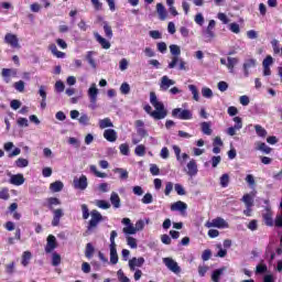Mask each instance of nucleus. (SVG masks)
I'll list each match as a JSON object with an SVG mask.
<instances>
[{
    "instance_id": "nucleus-28",
    "label": "nucleus",
    "mask_w": 282,
    "mask_h": 282,
    "mask_svg": "<svg viewBox=\"0 0 282 282\" xmlns=\"http://www.w3.org/2000/svg\"><path fill=\"white\" fill-rule=\"evenodd\" d=\"M257 151H262V153H265L267 155H269V153H272V148L268 147V144L263 143V142H257Z\"/></svg>"
},
{
    "instance_id": "nucleus-57",
    "label": "nucleus",
    "mask_w": 282,
    "mask_h": 282,
    "mask_svg": "<svg viewBox=\"0 0 282 282\" xmlns=\"http://www.w3.org/2000/svg\"><path fill=\"white\" fill-rule=\"evenodd\" d=\"M127 245L130 246L132 249H135V248H138V240L131 236H128Z\"/></svg>"
},
{
    "instance_id": "nucleus-38",
    "label": "nucleus",
    "mask_w": 282,
    "mask_h": 282,
    "mask_svg": "<svg viewBox=\"0 0 282 282\" xmlns=\"http://www.w3.org/2000/svg\"><path fill=\"white\" fill-rule=\"evenodd\" d=\"M189 91L192 93L193 99L196 102H199V90H197V86L195 85H189L188 86Z\"/></svg>"
},
{
    "instance_id": "nucleus-23",
    "label": "nucleus",
    "mask_w": 282,
    "mask_h": 282,
    "mask_svg": "<svg viewBox=\"0 0 282 282\" xmlns=\"http://www.w3.org/2000/svg\"><path fill=\"white\" fill-rule=\"evenodd\" d=\"M188 208V205L182 200H177L176 203L171 205V210H178L180 213H184Z\"/></svg>"
},
{
    "instance_id": "nucleus-36",
    "label": "nucleus",
    "mask_w": 282,
    "mask_h": 282,
    "mask_svg": "<svg viewBox=\"0 0 282 282\" xmlns=\"http://www.w3.org/2000/svg\"><path fill=\"white\" fill-rule=\"evenodd\" d=\"M96 251V249L94 248V245H91V242H88L86 245V251H85V257L87 259H91V257H94V252Z\"/></svg>"
},
{
    "instance_id": "nucleus-27",
    "label": "nucleus",
    "mask_w": 282,
    "mask_h": 282,
    "mask_svg": "<svg viewBox=\"0 0 282 282\" xmlns=\"http://www.w3.org/2000/svg\"><path fill=\"white\" fill-rule=\"evenodd\" d=\"M64 186L65 185L63 184V182L56 181L54 183H51L50 189L52 191V193H61V191H63Z\"/></svg>"
},
{
    "instance_id": "nucleus-37",
    "label": "nucleus",
    "mask_w": 282,
    "mask_h": 282,
    "mask_svg": "<svg viewBox=\"0 0 282 282\" xmlns=\"http://www.w3.org/2000/svg\"><path fill=\"white\" fill-rule=\"evenodd\" d=\"M104 32L107 39H113V30L111 29V25H109L108 22H104Z\"/></svg>"
},
{
    "instance_id": "nucleus-43",
    "label": "nucleus",
    "mask_w": 282,
    "mask_h": 282,
    "mask_svg": "<svg viewBox=\"0 0 282 282\" xmlns=\"http://www.w3.org/2000/svg\"><path fill=\"white\" fill-rule=\"evenodd\" d=\"M13 87L15 91H19L20 94H23L25 91V82L19 80L13 84Z\"/></svg>"
},
{
    "instance_id": "nucleus-18",
    "label": "nucleus",
    "mask_w": 282,
    "mask_h": 282,
    "mask_svg": "<svg viewBox=\"0 0 282 282\" xmlns=\"http://www.w3.org/2000/svg\"><path fill=\"white\" fill-rule=\"evenodd\" d=\"M94 36H95L97 43H99V45H101L102 50H109L111 47V43L109 41H107V39L102 37L98 32H95Z\"/></svg>"
},
{
    "instance_id": "nucleus-30",
    "label": "nucleus",
    "mask_w": 282,
    "mask_h": 282,
    "mask_svg": "<svg viewBox=\"0 0 282 282\" xmlns=\"http://www.w3.org/2000/svg\"><path fill=\"white\" fill-rule=\"evenodd\" d=\"M200 129L204 135H213V129H210V122L204 121L200 123Z\"/></svg>"
},
{
    "instance_id": "nucleus-61",
    "label": "nucleus",
    "mask_w": 282,
    "mask_h": 282,
    "mask_svg": "<svg viewBox=\"0 0 282 282\" xmlns=\"http://www.w3.org/2000/svg\"><path fill=\"white\" fill-rule=\"evenodd\" d=\"M119 151H120L121 155H129V144L122 143L119 147Z\"/></svg>"
},
{
    "instance_id": "nucleus-44",
    "label": "nucleus",
    "mask_w": 282,
    "mask_h": 282,
    "mask_svg": "<svg viewBox=\"0 0 282 282\" xmlns=\"http://www.w3.org/2000/svg\"><path fill=\"white\" fill-rule=\"evenodd\" d=\"M134 153L139 158H144V155L147 153V148L144 145H142V144L137 145V148L134 149Z\"/></svg>"
},
{
    "instance_id": "nucleus-52",
    "label": "nucleus",
    "mask_w": 282,
    "mask_h": 282,
    "mask_svg": "<svg viewBox=\"0 0 282 282\" xmlns=\"http://www.w3.org/2000/svg\"><path fill=\"white\" fill-rule=\"evenodd\" d=\"M117 276L120 282H131V280L127 275H124V271H122V269L117 271Z\"/></svg>"
},
{
    "instance_id": "nucleus-11",
    "label": "nucleus",
    "mask_w": 282,
    "mask_h": 282,
    "mask_svg": "<svg viewBox=\"0 0 282 282\" xmlns=\"http://www.w3.org/2000/svg\"><path fill=\"white\" fill-rule=\"evenodd\" d=\"M253 67H257V59L249 58V59L245 61V63L242 65V69H243V74H245L246 78H248V76H250V69H252Z\"/></svg>"
},
{
    "instance_id": "nucleus-63",
    "label": "nucleus",
    "mask_w": 282,
    "mask_h": 282,
    "mask_svg": "<svg viewBox=\"0 0 282 282\" xmlns=\"http://www.w3.org/2000/svg\"><path fill=\"white\" fill-rule=\"evenodd\" d=\"M83 219H89V207L86 204L82 205Z\"/></svg>"
},
{
    "instance_id": "nucleus-58",
    "label": "nucleus",
    "mask_w": 282,
    "mask_h": 282,
    "mask_svg": "<svg viewBox=\"0 0 282 282\" xmlns=\"http://www.w3.org/2000/svg\"><path fill=\"white\" fill-rule=\"evenodd\" d=\"M273 63L274 58H272V55H268L262 62V67H270Z\"/></svg>"
},
{
    "instance_id": "nucleus-34",
    "label": "nucleus",
    "mask_w": 282,
    "mask_h": 282,
    "mask_svg": "<svg viewBox=\"0 0 282 282\" xmlns=\"http://www.w3.org/2000/svg\"><path fill=\"white\" fill-rule=\"evenodd\" d=\"M50 51L52 52L53 56H56V58H65V53L58 51L56 44H51Z\"/></svg>"
},
{
    "instance_id": "nucleus-14",
    "label": "nucleus",
    "mask_w": 282,
    "mask_h": 282,
    "mask_svg": "<svg viewBox=\"0 0 282 282\" xmlns=\"http://www.w3.org/2000/svg\"><path fill=\"white\" fill-rule=\"evenodd\" d=\"M58 247V245L56 243V237L54 235H50L47 237V243L45 247V252L47 254H50L51 252H54V250H56V248Z\"/></svg>"
},
{
    "instance_id": "nucleus-33",
    "label": "nucleus",
    "mask_w": 282,
    "mask_h": 282,
    "mask_svg": "<svg viewBox=\"0 0 282 282\" xmlns=\"http://www.w3.org/2000/svg\"><path fill=\"white\" fill-rule=\"evenodd\" d=\"M54 206H61V199H58L56 197L47 198V208L51 210H55Z\"/></svg>"
},
{
    "instance_id": "nucleus-59",
    "label": "nucleus",
    "mask_w": 282,
    "mask_h": 282,
    "mask_svg": "<svg viewBox=\"0 0 282 282\" xmlns=\"http://www.w3.org/2000/svg\"><path fill=\"white\" fill-rule=\"evenodd\" d=\"M129 67V61H127V58H122L120 62H119V69L121 72H127Z\"/></svg>"
},
{
    "instance_id": "nucleus-17",
    "label": "nucleus",
    "mask_w": 282,
    "mask_h": 282,
    "mask_svg": "<svg viewBox=\"0 0 282 282\" xmlns=\"http://www.w3.org/2000/svg\"><path fill=\"white\" fill-rule=\"evenodd\" d=\"M4 43H7L8 45H11V47H20L19 37H17V35L12 33H8L4 36Z\"/></svg>"
},
{
    "instance_id": "nucleus-35",
    "label": "nucleus",
    "mask_w": 282,
    "mask_h": 282,
    "mask_svg": "<svg viewBox=\"0 0 282 282\" xmlns=\"http://www.w3.org/2000/svg\"><path fill=\"white\" fill-rule=\"evenodd\" d=\"M268 272V264L261 261L257 267H256V274H265Z\"/></svg>"
},
{
    "instance_id": "nucleus-31",
    "label": "nucleus",
    "mask_w": 282,
    "mask_h": 282,
    "mask_svg": "<svg viewBox=\"0 0 282 282\" xmlns=\"http://www.w3.org/2000/svg\"><path fill=\"white\" fill-rule=\"evenodd\" d=\"M242 202L246 208H252V206H254V198H252L250 194H245L242 197Z\"/></svg>"
},
{
    "instance_id": "nucleus-46",
    "label": "nucleus",
    "mask_w": 282,
    "mask_h": 282,
    "mask_svg": "<svg viewBox=\"0 0 282 282\" xmlns=\"http://www.w3.org/2000/svg\"><path fill=\"white\" fill-rule=\"evenodd\" d=\"M228 184H230V176L228 174H223L220 176L221 188H227Z\"/></svg>"
},
{
    "instance_id": "nucleus-41",
    "label": "nucleus",
    "mask_w": 282,
    "mask_h": 282,
    "mask_svg": "<svg viewBox=\"0 0 282 282\" xmlns=\"http://www.w3.org/2000/svg\"><path fill=\"white\" fill-rule=\"evenodd\" d=\"M254 129H256V133H257V135H259V138H265L268 135V130L262 128L261 126L256 124Z\"/></svg>"
},
{
    "instance_id": "nucleus-50",
    "label": "nucleus",
    "mask_w": 282,
    "mask_h": 282,
    "mask_svg": "<svg viewBox=\"0 0 282 282\" xmlns=\"http://www.w3.org/2000/svg\"><path fill=\"white\" fill-rule=\"evenodd\" d=\"M214 37H215V31L210 30V29H206V31H205L206 43H210V41H213Z\"/></svg>"
},
{
    "instance_id": "nucleus-42",
    "label": "nucleus",
    "mask_w": 282,
    "mask_h": 282,
    "mask_svg": "<svg viewBox=\"0 0 282 282\" xmlns=\"http://www.w3.org/2000/svg\"><path fill=\"white\" fill-rule=\"evenodd\" d=\"M30 259H32V252L24 251L22 254V265H24V268H26V265H29Z\"/></svg>"
},
{
    "instance_id": "nucleus-60",
    "label": "nucleus",
    "mask_w": 282,
    "mask_h": 282,
    "mask_svg": "<svg viewBox=\"0 0 282 282\" xmlns=\"http://www.w3.org/2000/svg\"><path fill=\"white\" fill-rule=\"evenodd\" d=\"M229 30L230 32H234V34H239V32H241V28L235 22L229 24Z\"/></svg>"
},
{
    "instance_id": "nucleus-55",
    "label": "nucleus",
    "mask_w": 282,
    "mask_h": 282,
    "mask_svg": "<svg viewBox=\"0 0 282 282\" xmlns=\"http://www.w3.org/2000/svg\"><path fill=\"white\" fill-rule=\"evenodd\" d=\"M131 91V86H129L128 83H123L120 86V93L123 94L124 96H127L128 94H130Z\"/></svg>"
},
{
    "instance_id": "nucleus-12",
    "label": "nucleus",
    "mask_w": 282,
    "mask_h": 282,
    "mask_svg": "<svg viewBox=\"0 0 282 282\" xmlns=\"http://www.w3.org/2000/svg\"><path fill=\"white\" fill-rule=\"evenodd\" d=\"M198 172L199 170L197 169V162L194 159H192L186 165V174L189 177H195V175H197Z\"/></svg>"
},
{
    "instance_id": "nucleus-26",
    "label": "nucleus",
    "mask_w": 282,
    "mask_h": 282,
    "mask_svg": "<svg viewBox=\"0 0 282 282\" xmlns=\"http://www.w3.org/2000/svg\"><path fill=\"white\" fill-rule=\"evenodd\" d=\"M78 122L82 127H89L91 124V118L87 113L83 112L78 118Z\"/></svg>"
},
{
    "instance_id": "nucleus-56",
    "label": "nucleus",
    "mask_w": 282,
    "mask_h": 282,
    "mask_svg": "<svg viewBox=\"0 0 282 282\" xmlns=\"http://www.w3.org/2000/svg\"><path fill=\"white\" fill-rule=\"evenodd\" d=\"M210 164H212L213 169H217V166H219V164H221V156L220 155L213 156L210 160Z\"/></svg>"
},
{
    "instance_id": "nucleus-2",
    "label": "nucleus",
    "mask_w": 282,
    "mask_h": 282,
    "mask_svg": "<svg viewBox=\"0 0 282 282\" xmlns=\"http://www.w3.org/2000/svg\"><path fill=\"white\" fill-rule=\"evenodd\" d=\"M98 87L96 86V83H93L87 91L88 98H89V109L93 111L98 109Z\"/></svg>"
},
{
    "instance_id": "nucleus-39",
    "label": "nucleus",
    "mask_w": 282,
    "mask_h": 282,
    "mask_svg": "<svg viewBox=\"0 0 282 282\" xmlns=\"http://www.w3.org/2000/svg\"><path fill=\"white\" fill-rule=\"evenodd\" d=\"M96 206L98 208H102V210H109V208H111V204H109V202L102 200V199L96 200Z\"/></svg>"
},
{
    "instance_id": "nucleus-48",
    "label": "nucleus",
    "mask_w": 282,
    "mask_h": 282,
    "mask_svg": "<svg viewBox=\"0 0 282 282\" xmlns=\"http://www.w3.org/2000/svg\"><path fill=\"white\" fill-rule=\"evenodd\" d=\"M86 61L89 63L90 67L96 69V61L94 59V52L93 51L87 53Z\"/></svg>"
},
{
    "instance_id": "nucleus-6",
    "label": "nucleus",
    "mask_w": 282,
    "mask_h": 282,
    "mask_svg": "<svg viewBox=\"0 0 282 282\" xmlns=\"http://www.w3.org/2000/svg\"><path fill=\"white\" fill-rule=\"evenodd\" d=\"M163 263L174 274H180L182 272V268H180V264L173 258H163Z\"/></svg>"
},
{
    "instance_id": "nucleus-16",
    "label": "nucleus",
    "mask_w": 282,
    "mask_h": 282,
    "mask_svg": "<svg viewBox=\"0 0 282 282\" xmlns=\"http://www.w3.org/2000/svg\"><path fill=\"white\" fill-rule=\"evenodd\" d=\"M52 213H53L52 226L56 227L61 224V218L64 217L65 213L61 208L53 209Z\"/></svg>"
},
{
    "instance_id": "nucleus-25",
    "label": "nucleus",
    "mask_w": 282,
    "mask_h": 282,
    "mask_svg": "<svg viewBox=\"0 0 282 282\" xmlns=\"http://www.w3.org/2000/svg\"><path fill=\"white\" fill-rule=\"evenodd\" d=\"M226 270H227L226 267H221L220 269H216L212 273V281L213 282H219V280L221 279V276L224 275V272H226Z\"/></svg>"
},
{
    "instance_id": "nucleus-45",
    "label": "nucleus",
    "mask_w": 282,
    "mask_h": 282,
    "mask_svg": "<svg viewBox=\"0 0 282 282\" xmlns=\"http://www.w3.org/2000/svg\"><path fill=\"white\" fill-rule=\"evenodd\" d=\"M115 173L120 174V180H129V172L122 167H117L113 170Z\"/></svg>"
},
{
    "instance_id": "nucleus-32",
    "label": "nucleus",
    "mask_w": 282,
    "mask_h": 282,
    "mask_svg": "<svg viewBox=\"0 0 282 282\" xmlns=\"http://www.w3.org/2000/svg\"><path fill=\"white\" fill-rule=\"evenodd\" d=\"M110 202H111L113 208H120V196L118 195V193H116V192L111 193Z\"/></svg>"
},
{
    "instance_id": "nucleus-8",
    "label": "nucleus",
    "mask_w": 282,
    "mask_h": 282,
    "mask_svg": "<svg viewBox=\"0 0 282 282\" xmlns=\"http://www.w3.org/2000/svg\"><path fill=\"white\" fill-rule=\"evenodd\" d=\"M234 122H236V124L227 129V134L231 137L237 135V131H241V129H243V121L241 120V117H235Z\"/></svg>"
},
{
    "instance_id": "nucleus-15",
    "label": "nucleus",
    "mask_w": 282,
    "mask_h": 282,
    "mask_svg": "<svg viewBox=\"0 0 282 282\" xmlns=\"http://www.w3.org/2000/svg\"><path fill=\"white\" fill-rule=\"evenodd\" d=\"M128 265L131 272H135V268H142L144 265V258H132L129 260Z\"/></svg>"
},
{
    "instance_id": "nucleus-40",
    "label": "nucleus",
    "mask_w": 282,
    "mask_h": 282,
    "mask_svg": "<svg viewBox=\"0 0 282 282\" xmlns=\"http://www.w3.org/2000/svg\"><path fill=\"white\" fill-rule=\"evenodd\" d=\"M109 127H113V122H111V119L105 118L99 120V128L107 129Z\"/></svg>"
},
{
    "instance_id": "nucleus-62",
    "label": "nucleus",
    "mask_w": 282,
    "mask_h": 282,
    "mask_svg": "<svg viewBox=\"0 0 282 282\" xmlns=\"http://www.w3.org/2000/svg\"><path fill=\"white\" fill-rule=\"evenodd\" d=\"M174 191H176L177 195H186V189H184V186H182V184H175Z\"/></svg>"
},
{
    "instance_id": "nucleus-3",
    "label": "nucleus",
    "mask_w": 282,
    "mask_h": 282,
    "mask_svg": "<svg viewBox=\"0 0 282 282\" xmlns=\"http://www.w3.org/2000/svg\"><path fill=\"white\" fill-rule=\"evenodd\" d=\"M170 52L172 54V59L169 63V69H175L177 67V63H180V54H182V48L177 44L170 45Z\"/></svg>"
},
{
    "instance_id": "nucleus-19",
    "label": "nucleus",
    "mask_w": 282,
    "mask_h": 282,
    "mask_svg": "<svg viewBox=\"0 0 282 282\" xmlns=\"http://www.w3.org/2000/svg\"><path fill=\"white\" fill-rule=\"evenodd\" d=\"M104 138L108 142H116L118 140V132L113 129H107L104 131Z\"/></svg>"
},
{
    "instance_id": "nucleus-64",
    "label": "nucleus",
    "mask_w": 282,
    "mask_h": 282,
    "mask_svg": "<svg viewBox=\"0 0 282 282\" xmlns=\"http://www.w3.org/2000/svg\"><path fill=\"white\" fill-rule=\"evenodd\" d=\"M158 52H161V54H166L167 46L164 42H159L156 44Z\"/></svg>"
},
{
    "instance_id": "nucleus-9",
    "label": "nucleus",
    "mask_w": 282,
    "mask_h": 282,
    "mask_svg": "<svg viewBox=\"0 0 282 282\" xmlns=\"http://www.w3.org/2000/svg\"><path fill=\"white\" fill-rule=\"evenodd\" d=\"M206 228H228V224L226 220L221 217H217L213 219L212 221H207L205 224Z\"/></svg>"
},
{
    "instance_id": "nucleus-20",
    "label": "nucleus",
    "mask_w": 282,
    "mask_h": 282,
    "mask_svg": "<svg viewBox=\"0 0 282 282\" xmlns=\"http://www.w3.org/2000/svg\"><path fill=\"white\" fill-rule=\"evenodd\" d=\"M239 65V58L238 57H227V64L226 67L229 69L230 74H235V67Z\"/></svg>"
},
{
    "instance_id": "nucleus-1",
    "label": "nucleus",
    "mask_w": 282,
    "mask_h": 282,
    "mask_svg": "<svg viewBox=\"0 0 282 282\" xmlns=\"http://www.w3.org/2000/svg\"><path fill=\"white\" fill-rule=\"evenodd\" d=\"M150 102L155 109L152 112V118L154 120H164L169 112L164 109V104L158 99V95L153 91L150 93Z\"/></svg>"
},
{
    "instance_id": "nucleus-7",
    "label": "nucleus",
    "mask_w": 282,
    "mask_h": 282,
    "mask_svg": "<svg viewBox=\"0 0 282 282\" xmlns=\"http://www.w3.org/2000/svg\"><path fill=\"white\" fill-rule=\"evenodd\" d=\"M73 186L77 191H86L87 186H89V182L87 181V176L82 175L80 177H75L73 180Z\"/></svg>"
},
{
    "instance_id": "nucleus-10",
    "label": "nucleus",
    "mask_w": 282,
    "mask_h": 282,
    "mask_svg": "<svg viewBox=\"0 0 282 282\" xmlns=\"http://www.w3.org/2000/svg\"><path fill=\"white\" fill-rule=\"evenodd\" d=\"M121 224H123L126 227L122 229L123 235H135V226L131 224V219L129 218H123L121 220Z\"/></svg>"
},
{
    "instance_id": "nucleus-22",
    "label": "nucleus",
    "mask_w": 282,
    "mask_h": 282,
    "mask_svg": "<svg viewBox=\"0 0 282 282\" xmlns=\"http://www.w3.org/2000/svg\"><path fill=\"white\" fill-rule=\"evenodd\" d=\"M10 184H13V186H21L25 184V177H23V174L12 175L10 178Z\"/></svg>"
},
{
    "instance_id": "nucleus-13",
    "label": "nucleus",
    "mask_w": 282,
    "mask_h": 282,
    "mask_svg": "<svg viewBox=\"0 0 282 282\" xmlns=\"http://www.w3.org/2000/svg\"><path fill=\"white\" fill-rule=\"evenodd\" d=\"M173 85H175V80L169 78V76L164 75L161 78V83H160V89L161 91H169V89L171 87H173Z\"/></svg>"
},
{
    "instance_id": "nucleus-24",
    "label": "nucleus",
    "mask_w": 282,
    "mask_h": 282,
    "mask_svg": "<svg viewBox=\"0 0 282 282\" xmlns=\"http://www.w3.org/2000/svg\"><path fill=\"white\" fill-rule=\"evenodd\" d=\"M263 219L267 226H274V220L272 219V209H270L268 206L265 207Z\"/></svg>"
},
{
    "instance_id": "nucleus-5",
    "label": "nucleus",
    "mask_w": 282,
    "mask_h": 282,
    "mask_svg": "<svg viewBox=\"0 0 282 282\" xmlns=\"http://www.w3.org/2000/svg\"><path fill=\"white\" fill-rule=\"evenodd\" d=\"M102 219H104L102 214H100V212L96 209H93L90 212V220L88 223L87 230L91 231L94 230V228H98V224L102 221Z\"/></svg>"
},
{
    "instance_id": "nucleus-4",
    "label": "nucleus",
    "mask_w": 282,
    "mask_h": 282,
    "mask_svg": "<svg viewBox=\"0 0 282 282\" xmlns=\"http://www.w3.org/2000/svg\"><path fill=\"white\" fill-rule=\"evenodd\" d=\"M172 118H177L178 120H193V111L184 108H174L172 110Z\"/></svg>"
},
{
    "instance_id": "nucleus-53",
    "label": "nucleus",
    "mask_w": 282,
    "mask_h": 282,
    "mask_svg": "<svg viewBox=\"0 0 282 282\" xmlns=\"http://www.w3.org/2000/svg\"><path fill=\"white\" fill-rule=\"evenodd\" d=\"M202 96L203 98H213V89L208 88V87H203L202 88Z\"/></svg>"
},
{
    "instance_id": "nucleus-54",
    "label": "nucleus",
    "mask_w": 282,
    "mask_h": 282,
    "mask_svg": "<svg viewBox=\"0 0 282 282\" xmlns=\"http://www.w3.org/2000/svg\"><path fill=\"white\" fill-rule=\"evenodd\" d=\"M12 69H10V68H3L2 69V76H3V78H4V83H10V79H9V77H11L12 76Z\"/></svg>"
},
{
    "instance_id": "nucleus-51",
    "label": "nucleus",
    "mask_w": 282,
    "mask_h": 282,
    "mask_svg": "<svg viewBox=\"0 0 282 282\" xmlns=\"http://www.w3.org/2000/svg\"><path fill=\"white\" fill-rule=\"evenodd\" d=\"M52 265H53L54 268L61 265V254H58V253H56V252H54V253L52 254Z\"/></svg>"
},
{
    "instance_id": "nucleus-49",
    "label": "nucleus",
    "mask_w": 282,
    "mask_h": 282,
    "mask_svg": "<svg viewBox=\"0 0 282 282\" xmlns=\"http://www.w3.org/2000/svg\"><path fill=\"white\" fill-rule=\"evenodd\" d=\"M142 204L149 205L153 204V194L152 193H147L144 196L141 198Z\"/></svg>"
},
{
    "instance_id": "nucleus-47",
    "label": "nucleus",
    "mask_w": 282,
    "mask_h": 282,
    "mask_svg": "<svg viewBox=\"0 0 282 282\" xmlns=\"http://www.w3.org/2000/svg\"><path fill=\"white\" fill-rule=\"evenodd\" d=\"M29 164L30 161L23 158H20L15 161V166H18V169H25L26 166H29Z\"/></svg>"
},
{
    "instance_id": "nucleus-29",
    "label": "nucleus",
    "mask_w": 282,
    "mask_h": 282,
    "mask_svg": "<svg viewBox=\"0 0 282 282\" xmlns=\"http://www.w3.org/2000/svg\"><path fill=\"white\" fill-rule=\"evenodd\" d=\"M110 263L116 265L118 263V250L116 246H110Z\"/></svg>"
},
{
    "instance_id": "nucleus-21",
    "label": "nucleus",
    "mask_w": 282,
    "mask_h": 282,
    "mask_svg": "<svg viewBox=\"0 0 282 282\" xmlns=\"http://www.w3.org/2000/svg\"><path fill=\"white\" fill-rule=\"evenodd\" d=\"M156 13L159 15L160 21H166V17H169V13L166 12V8L162 3L156 4Z\"/></svg>"
}]
</instances>
